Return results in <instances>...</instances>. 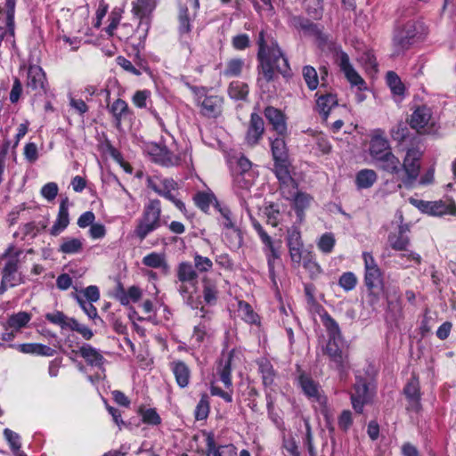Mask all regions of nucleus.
Segmentation results:
<instances>
[{
	"mask_svg": "<svg viewBox=\"0 0 456 456\" xmlns=\"http://www.w3.org/2000/svg\"><path fill=\"white\" fill-rule=\"evenodd\" d=\"M334 245L335 238L331 233L323 234L318 242V248L323 253H330L334 248Z\"/></svg>",
	"mask_w": 456,
	"mask_h": 456,
	"instance_id": "obj_63",
	"label": "nucleus"
},
{
	"mask_svg": "<svg viewBox=\"0 0 456 456\" xmlns=\"http://www.w3.org/2000/svg\"><path fill=\"white\" fill-rule=\"evenodd\" d=\"M200 113L208 118H216L221 115L223 110L224 99L219 95H208L202 101L199 100Z\"/></svg>",
	"mask_w": 456,
	"mask_h": 456,
	"instance_id": "obj_12",
	"label": "nucleus"
},
{
	"mask_svg": "<svg viewBox=\"0 0 456 456\" xmlns=\"http://www.w3.org/2000/svg\"><path fill=\"white\" fill-rule=\"evenodd\" d=\"M422 154V151L417 147L407 150L403 163L401 164L402 170H403L405 174L402 182L405 186H411L418 178Z\"/></svg>",
	"mask_w": 456,
	"mask_h": 456,
	"instance_id": "obj_5",
	"label": "nucleus"
},
{
	"mask_svg": "<svg viewBox=\"0 0 456 456\" xmlns=\"http://www.w3.org/2000/svg\"><path fill=\"white\" fill-rule=\"evenodd\" d=\"M207 455L208 456H237V450L233 444L216 446L213 436L207 438Z\"/></svg>",
	"mask_w": 456,
	"mask_h": 456,
	"instance_id": "obj_29",
	"label": "nucleus"
},
{
	"mask_svg": "<svg viewBox=\"0 0 456 456\" xmlns=\"http://www.w3.org/2000/svg\"><path fill=\"white\" fill-rule=\"evenodd\" d=\"M150 153L155 162L165 167L177 166L180 163V158L170 152L166 147L154 145Z\"/></svg>",
	"mask_w": 456,
	"mask_h": 456,
	"instance_id": "obj_15",
	"label": "nucleus"
},
{
	"mask_svg": "<svg viewBox=\"0 0 456 456\" xmlns=\"http://www.w3.org/2000/svg\"><path fill=\"white\" fill-rule=\"evenodd\" d=\"M409 232L408 225H400L397 232H391L387 241L389 246L397 251H407L411 240L406 232Z\"/></svg>",
	"mask_w": 456,
	"mask_h": 456,
	"instance_id": "obj_16",
	"label": "nucleus"
},
{
	"mask_svg": "<svg viewBox=\"0 0 456 456\" xmlns=\"http://www.w3.org/2000/svg\"><path fill=\"white\" fill-rule=\"evenodd\" d=\"M433 125L432 112L427 106L418 107L411 116L410 126L420 134L430 133Z\"/></svg>",
	"mask_w": 456,
	"mask_h": 456,
	"instance_id": "obj_8",
	"label": "nucleus"
},
{
	"mask_svg": "<svg viewBox=\"0 0 456 456\" xmlns=\"http://www.w3.org/2000/svg\"><path fill=\"white\" fill-rule=\"evenodd\" d=\"M338 104L336 95L332 94H324L318 96L316 101V109L321 115L327 118L330 111Z\"/></svg>",
	"mask_w": 456,
	"mask_h": 456,
	"instance_id": "obj_34",
	"label": "nucleus"
},
{
	"mask_svg": "<svg viewBox=\"0 0 456 456\" xmlns=\"http://www.w3.org/2000/svg\"><path fill=\"white\" fill-rule=\"evenodd\" d=\"M423 211L431 216H456V205L454 202L446 203L442 200L426 202L423 203Z\"/></svg>",
	"mask_w": 456,
	"mask_h": 456,
	"instance_id": "obj_20",
	"label": "nucleus"
},
{
	"mask_svg": "<svg viewBox=\"0 0 456 456\" xmlns=\"http://www.w3.org/2000/svg\"><path fill=\"white\" fill-rule=\"evenodd\" d=\"M139 413L144 423L150 425H158L160 423V417L154 409H144L141 407L139 409Z\"/></svg>",
	"mask_w": 456,
	"mask_h": 456,
	"instance_id": "obj_58",
	"label": "nucleus"
},
{
	"mask_svg": "<svg viewBox=\"0 0 456 456\" xmlns=\"http://www.w3.org/2000/svg\"><path fill=\"white\" fill-rule=\"evenodd\" d=\"M403 394L408 401L407 411L419 412L421 410L419 381L416 377L411 378L403 388Z\"/></svg>",
	"mask_w": 456,
	"mask_h": 456,
	"instance_id": "obj_11",
	"label": "nucleus"
},
{
	"mask_svg": "<svg viewBox=\"0 0 456 456\" xmlns=\"http://www.w3.org/2000/svg\"><path fill=\"white\" fill-rule=\"evenodd\" d=\"M31 320V314L27 312H19L12 314L7 320V326L15 331L26 327Z\"/></svg>",
	"mask_w": 456,
	"mask_h": 456,
	"instance_id": "obj_39",
	"label": "nucleus"
},
{
	"mask_svg": "<svg viewBox=\"0 0 456 456\" xmlns=\"http://www.w3.org/2000/svg\"><path fill=\"white\" fill-rule=\"evenodd\" d=\"M202 313L201 318L203 319L198 325L194 327L193 334L191 338V342L193 346H200L208 336L209 330V317H207L204 307L200 308Z\"/></svg>",
	"mask_w": 456,
	"mask_h": 456,
	"instance_id": "obj_30",
	"label": "nucleus"
},
{
	"mask_svg": "<svg viewBox=\"0 0 456 456\" xmlns=\"http://www.w3.org/2000/svg\"><path fill=\"white\" fill-rule=\"evenodd\" d=\"M387 82L389 86L391 91L397 95H402L404 92V86L397 76V74L394 71H388L387 74Z\"/></svg>",
	"mask_w": 456,
	"mask_h": 456,
	"instance_id": "obj_54",
	"label": "nucleus"
},
{
	"mask_svg": "<svg viewBox=\"0 0 456 456\" xmlns=\"http://www.w3.org/2000/svg\"><path fill=\"white\" fill-rule=\"evenodd\" d=\"M299 385L306 396L313 401L322 402L320 387L309 376L301 374L299 376Z\"/></svg>",
	"mask_w": 456,
	"mask_h": 456,
	"instance_id": "obj_31",
	"label": "nucleus"
},
{
	"mask_svg": "<svg viewBox=\"0 0 456 456\" xmlns=\"http://www.w3.org/2000/svg\"><path fill=\"white\" fill-rule=\"evenodd\" d=\"M338 283L345 290L349 291L356 286L357 279L353 273L348 272L341 275Z\"/></svg>",
	"mask_w": 456,
	"mask_h": 456,
	"instance_id": "obj_60",
	"label": "nucleus"
},
{
	"mask_svg": "<svg viewBox=\"0 0 456 456\" xmlns=\"http://www.w3.org/2000/svg\"><path fill=\"white\" fill-rule=\"evenodd\" d=\"M9 347L17 348L20 353L37 354L42 356H53L55 350L52 347L38 343H25L19 345H9Z\"/></svg>",
	"mask_w": 456,
	"mask_h": 456,
	"instance_id": "obj_21",
	"label": "nucleus"
},
{
	"mask_svg": "<svg viewBox=\"0 0 456 456\" xmlns=\"http://www.w3.org/2000/svg\"><path fill=\"white\" fill-rule=\"evenodd\" d=\"M259 61L257 84L264 88L265 82L268 83L276 78V72L283 76L289 73V65L287 58L283 55L277 43L270 37H266L264 30L258 35Z\"/></svg>",
	"mask_w": 456,
	"mask_h": 456,
	"instance_id": "obj_1",
	"label": "nucleus"
},
{
	"mask_svg": "<svg viewBox=\"0 0 456 456\" xmlns=\"http://www.w3.org/2000/svg\"><path fill=\"white\" fill-rule=\"evenodd\" d=\"M78 353L86 360L88 365L100 368L104 363L105 360L102 354L90 345L82 346L79 348Z\"/></svg>",
	"mask_w": 456,
	"mask_h": 456,
	"instance_id": "obj_33",
	"label": "nucleus"
},
{
	"mask_svg": "<svg viewBox=\"0 0 456 456\" xmlns=\"http://www.w3.org/2000/svg\"><path fill=\"white\" fill-rule=\"evenodd\" d=\"M133 14L140 20L138 29L147 34L151 20V13L156 7L155 1L151 0H135L132 4Z\"/></svg>",
	"mask_w": 456,
	"mask_h": 456,
	"instance_id": "obj_6",
	"label": "nucleus"
},
{
	"mask_svg": "<svg viewBox=\"0 0 456 456\" xmlns=\"http://www.w3.org/2000/svg\"><path fill=\"white\" fill-rule=\"evenodd\" d=\"M76 298H77V301L78 305H80V307L84 310V312L86 314V315L90 319L94 320V319L99 318L97 309L92 304L93 302H90L88 300L86 301L78 296H77Z\"/></svg>",
	"mask_w": 456,
	"mask_h": 456,
	"instance_id": "obj_61",
	"label": "nucleus"
},
{
	"mask_svg": "<svg viewBox=\"0 0 456 456\" xmlns=\"http://www.w3.org/2000/svg\"><path fill=\"white\" fill-rule=\"evenodd\" d=\"M337 61L349 83L362 89L365 82L351 64L348 54L345 52L339 53Z\"/></svg>",
	"mask_w": 456,
	"mask_h": 456,
	"instance_id": "obj_10",
	"label": "nucleus"
},
{
	"mask_svg": "<svg viewBox=\"0 0 456 456\" xmlns=\"http://www.w3.org/2000/svg\"><path fill=\"white\" fill-rule=\"evenodd\" d=\"M46 78L42 68L37 65H30L28 69L27 87L38 94H45Z\"/></svg>",
	"mask_w": 456,
	"mask_h": 456,
	"instance_id": "obj_13",
	"label": "nucleus"
},
{
	"mask_svg": "<svg viewBox=\"0 0 456 456\" xmlns=\"http://www.w3.org/2000/svg\"><path fill=\"white\" fill-rule=\"evenodd\" d=\"M209 413V399L207 394H203L195 410V418L197 420L206 419Z\"/></svg>",
	"mask_w": 456,
	"mask_h": 456,
	"instance_id": "obj_55",
	"label": "nucleus"
},
{
	"mask_svg": "<svg viewBox=\"0 0 456 456\" xmlns=\"http://www.w3.org/2000/svg\"><path fill=\"white\" fill-rule=\"evenodd\" d=\"M258 367L262 375L263 384L265 387L273 385L275 378V371L271 362L263 359L258 362Z\"/></svg>",
	"mask_w": 456,
	"mask_h": 456,
	"instance_id": "obj_42",
	"label": "nucleus"
},
{
	"mask_svg": "<svg viewBox=\"0 0 456 456\" xmlns=\"http://www.w3.org/2000/svg\"><path fill=\"white\" fill-rule=\"evenodd\" d=\"M362 257L365 267L364 282L367 289H380L382 287L383 280L379 267L376 264V261L371 254L364 252L362 254Z\"/></svg>",
	"mask_w": 456,
	"mask_h": 456,
	"instance_id": "obj_7",
	"label": "nucleus"
},
{
	"mask_svg": "<svg viewBox=\"0 0 456 456\" xmlns=\"http://www.w3.org/2000/svg\"><path fill=\"white\" fill-rule=\"evenodd\" d=\"M265 116L279 135H283L286 133L287 126L281 110L270 106L265 110Z\"/></svg>",
	"mask_w": 456,
	"mask_h": 456,
	"instance_id": "obj_24",
	"label": "nucleus"
},
{
	"mask_svg": "<svg viewBox=\"0 0 456 456\" xmlns=\"http://www.w3.org/2000/svg\"><path fill=\"white\" fill-rule=\"evenodd\" d=\"M147 184L149 188L167 200H173L171 191L177 188V183L169 178L160 180L159 184H158L155 178L148 177Z\"/></svg>",
	"mask_w": 456,
	"mask_h": 456,
	"instance_id": "obj_17",
	"label": "nucleus"
},
{
	"mask_svg": "<svg viewBox=\"0 0 456 456\" xmlns=\"http://www.w3.org/2000/svg\"><path fill=\"white\" fill-rule=\"evenodd\" d=\"M264 130L263 118L256 113H252L246 134L247 143L251 146L256 145L262 137Z\"/></svg>",
	"mask_w": 456,
	"mask_h": 456,
	"instance_id": "obj_14",
	"label": "nucleus"
},
{
	"mask_svg": "<svg viewBox=\"0 0 456 456\" xmlns=\"http://www.w3.org/2000/svg\"><path fill=\"white\" fill-rule=\"evenodd\" d=\"M4 436L13 452H18L20 449V436L17 433L9 428H5L4 430Z\"/></svg>",
	"mask_w": 456,
	"mask_h": 456,
	"instance_id": "obj_64",
	"label": "nucleus"
},
{
	"mask_svg": "<svg viewBox=\"0 0 456 456\" xmlns=\"http://www.w3.org/2000/svg\"><path fill=\"white\" fill-rule=\"evenodd\" d=\"M420 28L421 24L414 20H399L397 22L392 39L394 56L404 53L412 46Z\"/></svg>",
	"mask_w": 456,
	"mask_h": 456,
	"instance_id": "obj_2",
	"label": "nucleus"
},
{
	"mask_svg": "<svg viewBox=\"0 0 456 456\" xmlns=\"http://www.w3.org/2000/svg\"><path fill=\"white\" fill-rule=\"evenodd\" d=\"M303 77L307 87L313 91L318 87L319 79L316 69L312 66H305L302 70Z\"/></svg>",
	"mask_w": 456,
	"mask_h": 456,
	"instance_id": "obj_51",
	"label": "nucleus"
},
{
	"mask_svg": "<svg viewBox=\"0 0 456 456\" xmlns=\"http://www.w3.org/2000/svg\"><path fill=\"white\" fill-rule=\"evenodd\" d=\"M286 198H294L296 207L300 209L306 208L309 205L311 200L308 195L305 193H299L296 191L292 192L289 191V194L286 195Z\"/></svg>",
	"mask_w": 456,
	"mask_h": 456,
	"instance_id": "obj_62",
	"label": "nucleus"
},
{
	"mask_svg": "<svg viewBox=\"0 0 456 456\" xmlns=\"http://www.w3.org/2000/svg\"><path fill=\"white\" fill-rule=\"evenodd\" d=\"M223 240L227 246L233 250L239 249L243 242L241 232L237 228L225 231Z\"/></svg>",
	"mask_w": 456,
	"mask_h": 456,
	"instance_id": "obj_41",
	"label": "nucleus"
},
{
	"mask_svg": "<svg viewBox=\"0 0 456 456\" xmlns=\"http://www.w3.org/2000/svg\"><path fill=\"white\" fill-rule=\"evenodd\" d=\"M161 206L157 199L150 200L145 205L142 217L138 220L134 234L143 240L148 234L160 226Z\"/></svg>",
	"mask_w": 456,
	"mask_h": 456,
	"instance_id": "obj_3",
	"label": "nucleus"
},
{
	"mask_svg": "<svg viewBox=\"0 0 456 456\" xmlns=\"http://www.w3.org/2000/svg\"><path fill=\"white\" fill-rule=\"evenodd\" d=\"M274 172L276 177L281 183V190L282 194H285V189L291 187L296 189V183L291 177L288 169L287 161H274Z\"/></svg>",
	"mask_w": 456,
	"mask_h": 456,
	"instance_id": "obj_22",
	"label": "nucleus"
},
{
	"mask_svg": "<svg viewBox=\"0 0 456 456\" xmlns=\"http://www.w3.org/2000/svg\"><path fill=\"white\" fill-rule=\"evenodd\" d=\"M244 61L242 59L234 58L231 59L226 62L225 69L224 70V76L225 77H239L242 71Z\"/></svg>",
	"mask_w": 456,
	"mask_h": 456,
	"instance_id": "obj_50",
	"label": "nucleus"
},
{
	"mask_svg": "<svg viewBox=\"0 0 456 456\" xmlns=\"http://www.w3.org/2000/svg\"><path fill=\"white\" fill-rule=\"evenodd\" d=\"M302 261L304 268L309 272L311 277L317 276L321 273L319 265L314 260L310 253L305 256L303 255Z\"/></svg>",
	"mask_w": 456,
	"mask_h": 456,
	"instance_id": "obj_59",
	"label": "nucleus"
},
{
	"mask_svg": "<svg viewBox=\"0 0 456 456\" xmlns=\"http://www.w3.org/2000/svg\"><path fill=\"white\" fill-rule=\"evenodd\" d=\"M20 253V251H17L15 253V257H18ZM18 262V258L10 259L6 262L2 270V278L4 279V282H9L10 287H14L17 284L22 283L21 277L17 274Z\"/></svg>",
	"mask_w": 456,
	"mask_h": 456,
	"instance_id": "obj_18",
	"label": "nucleus"
},
{
	"mask_svg": "<svg viewBox=\"0 0 456 456\" xmlns=\"http://www.w3.org/2000/svg\"><path fill=\"white\" fill-rule=\"evenodd\" d=\"M233 358V352H229L226 354H223L219 360L217 366V373L220 377L221 381L224 384L226 387H230L232 386V362Z\"/></svg>",
	"mask_w": 456,
	"mask_h": 456,
	"instance_id": "obj_25",
	"label": "nucleus"
},
{
	"mask_svg": "<svg viewBox=\"0 0 456 456\" xmlns=\"http://www.w3.org/2000/svg\"><path fill=\"white\" fill-rule=\"evenodd\" d=\"M82 248L83 243L79 239L68 238L63 240L59 250L64 254H75L81 251Z\"/></svg>",
	"mask_w": 456,
	"mask_h": 456,
	"instance_id": "obj_52",
	"label": "nucleus"
},
{
	"mask_svg": "<svg viewBox=\"0 0 456 456\" xmlns=\"http://www.w3.org/2000/svg\"><path fill=\"white\" fill-rule=\"evenodd\" d=\"M305 9L307 14L314 20H319L322 16V0H305Z\"/></svg>",
	"mask_w": 456,
	"mask_h": 456,
	"instance_id": "obj_53",
	"label": "nucleus"
},
{
	"mask_svg": "<svg viewBox=\"0 0 456 456\" xmlns=\"http://www.w3.org/2000/svg\"><path fill=\"white\" fill-rule=\"evenodd\" d=\"M287 243L291 261L299 265L303 258V241L300 231L297 227L292 226L287 232Z\"/></svg>",
	"mask_w": 456,
	"mask_h": 456,
	"instance_id": "obj_9",
	"label": "nucleus"
},
{
	"mask_svg": "<svg viewBox=\"0 0 456 456\" xmlns=\"http://www.w3.org/2000/svg\"><path fill=\"white\" fill-rule=\"evenodd\" d=\"M178 31L181 37L186 36L191 33V25L187 7H180L178 14Z\"/></svg>",
	"mask_w": 456,
	"mask_h": 456,
	"instance_id": "obj_46",
	"label": "nucleus"
},
{
	"mask_svg": "<svg viewBox=\"0 0 456 456\" xmlns=\"http://www.w3.org/2000/svg\"><path fill=\"white\" fill-rule=\"evenodd\" d=\"M176 277L182 283L194 287L198 280V273L190 262H181L176 269Z\"/></svg>",
	"mask_w": 456,
	"mask_h": 456,
	"instance_id": "obj_27",
	"label": "nucleus"
},
{
	"mask_svg": "<svg viewBox=\"0 0 456 456\" xmlns=\"http://www.w3.org/2000/svg\"><path fill=\"white\" fill-rule=\"evenodd\" d=\"M122 12H123L122 9H120V8H114L111 11V12L110 13V16H109L110 24H109V26L105 29L106 33L110 37L114 36V31L118 28V24H119V22L121 20Z\"/></svg>",
	"mask_w": 456,
	"mask_h": 456,
	"instance_id": "obj_56",
	"label": "nucleus"
},
{
	"mask_svg": "<svg viewBox=\"0 0 456 456\" xmlns=\"http://www.w3.org/2000/svg\"><path fill=\"white\" fill-rule=\"evenodd\" d=\"M202 294L208 305H215L217 300L218 289L215 281L208 277L202 279Z\"/></svg>",
	"mask_w": 456,
	"mask_h": 456,
	"instance_id": "obj_35",
	"label": "nucleus"
},
{
	"mask_svg": "<svg viewBox=\"0 0 456 456\" xmlns=\"http://www.w3.org/2000/svg\"><path fill=\"white\" fill-rule=\"evenodd\" d=\"M238 313L245 322L250 324L258 322V315L248 302L242 300L238 302Z\"/></svg>",
	"mask_w": 456,
	"mask_h": 456,
	"instance_id": "obj_45",
	"label": "nucleus"
},
{
	"mask_svg": "<svg viewBox=\"0 0 456 456\" xmlns=\"http://www.w3.org/2000/svg\"><path fill=\"white\" fill-rule=\"evenodd\" d=\"M249 93L248 85L242 81H232L228 86L229 96L236 101H246Z\"/></svg>",
	"mask_w": 456,
	"mask_h": 456,
	"instance_id": "obj_36",
	"label": "nucleus"
},
{
	"mask_svg": "<svg viewBox=\"0 0 456 456\" xmlns=\"http://www.w3.org/2000/svg\"><path fill=\"white\" fill-rule=\"evenodd\" d=\"M142 264L151 268L162 267L165 271L168 270V265L166 262L164 255L155 252L145 256L142 258Z\"/></svg>",
	"mask_w": 456,
	"mask_h": 456,
	"instance_id": "obj_47",
	"label": "nucleus"
},
{
	"mask_svg": "<svg viewBox=\"0 0 456 456\" xmlns=\"http://www.w3.org/2000/svg\"><path fill=\"white\" fill-rule=\"evenodd\" d=\"M377 180L375 171L371 169H362L356 175L355 183L358 188L367 189L373 185Z\"/></svg>",
	"mask_w": 456,
	"mask_h": 456,
	"instance_id": "obj_40",
	"label": "nucleus"
},
{
	"mask_svg": "<svg viewBox=\"0 0 456 456\" xmlns=\"http://www.w3.org/2000/svg\"><path fill=\"white\" fill-rule=\"evenodd\" d=\"M376 166L382 171L394 175H397L402 172L401 162L392 152H388L379 159L376 160Z\"/></svg>",
	"mask_w": 456,
	"mask_h": 456,
	"instance_id": "obj_23",
	"label": "nucleus"
},
{
	"mask_svg": "<svg viewBox=\"0 0 456 456\" xmlns=\"http://www.w3.org/2000/svg\"><path fill=\"white\" fill-rule=\"evenodd\" d=\"M172 370L179 387H185L189 384L190 370L183 362H176L172 364Z\"/></svg>",
	"mask_w": 456,
	"mask_h": 456,
	"instance_id": "obj_37",
	"label": "nucleus"
},
{
	"mask_svg": "<svg viewBox=\"0 0 456 456\" xmlns=\"http://www.w3.org/2000/svg\"><path fill=\"white\" fill-rule=\"evenodd\" d=\"M69 224V199L65 198L61 200L57 218L54 222V224L52 226L50 230V233L53 236H57L60 234Z\"/></svg>",
	"mask_w": 456,
	"mask_h": 456,
	"instance_id": "obj_19",
	"label": "nucleus"
},
{
	"mask_svg": "<svg viewBox=\"0 0 456 456\" xmlns=\"http://www.w3.org/2000/svg\"><path fill=\"white\" fill-rule=\"evenodd\" d=\"M390 151L389 142L382 136H374L370 141V154L376 161L385 156Z\"/></svg>",
	"mask_w": 456,
	"mask_h": 456,
	"instance_id": "obj_32",
	"label": "nucleus"
},
{
	"mask_svg": "<svg viewBox=\"0 0 456 456\" xmlns=\"http://www.w3.org/2000/svg\"><path fill=\"white\" fill-rule=\"evenodd\" d=\"M325 354L330 357V361L340 372L341 378L349 369L347 350L343 344L341 338H329L325 347Z\"/></svg>",
	"mask_w": 456,
	"mask_h": 456,
	"instance_id": "obj_4",
	"label": "nucleus"
},
{
	"mask_svg": "<svg viewBox=\"0 0 456 456\" xmlns=\"http://www.w3.org/2000/svg\"><path fill=\"white\" fill-rule=\"evenodd\" d=\"M289 22L297 29H301L310 34H316L319 31L316 24L301 16H292Z\"/></svg>",
	"mask_w": 456,
	"mask_h": 456,
	"instance_id": "obj_44",
	"label": "nucleus"
},
{
	"mask_svg": "<svg viewBox=\"0 0 456 456\" xmlns=\"http://www.w3.org/2000/svg\"><path fill=\"white\" fill-rule=\"evenodd\" d=\"M45 319L53 324L59 325L61 329H69L71 321H73V318H69L60 311L46 314Z\"/></svg>",
	"mask_w": 456,
	"mask_h": 456,
	"instance_id": "obj_49",
	"label": "nucleus"
},
{
	"mask_svg": "<svg viewBox=\"0 0 456 456\" xmlns=\"http://www.w3.org/2000/svg\"><path fill=\"white\" fill-rule=\"evenodd\" d=\"M271 146L274 161H287L288 152L285 141L282 137L273 139Z\"/></svg>",
	"mask_w": 456,
	"mask_h": 456,
	"instance_id": "obj_43",
	"label": "nucleus"
},
{
	"mask_svg": "<svg viewBox=\"0 0 456 456\" xmlns=\"http://www.w3.org/2000/svg\"><path fill=\"white\" fill-rule=\"evenodd\" d=\"M323 325L325 326L329 338H341V332L338 322L328 314L322 316Z\"/></svg>",
	"mask_w": 456,
	"mask_h": 456,
	"instance_id": "obj_48",
	"label": "nucleus"
},
{
	"mask_svg": "<svg viewBox=\"0 0 456 456\" xmlns=\"http://www.w3.org/2000/svg\"><path fill=\"white\" fill-rule=\"evenodd\" d=\"M109 110L113 115L118 127L120 126L122 118H126L129 113L127 103L121 99H117L110 106H109Z\"/></svg>",
	"mask_w": 456,
	"mask_h": 456,
	"instance_id": "obj_38",
	"label": "nucleus"
},
{
	"mask_svg": "<svg viewBox=\"0 0 456 456\" xmlns=\"http://www.w3.org/2000/svg\"><path fill=\"white\" fill-rule=\"evenodd\" d=\"M194 268L196 272L205 273L212 269L213 262L207 256H202L198 253L193 256Z\"/></svg>",
	"mask_w": 456,
	"mask_h": 456,
	"instance_id": "obj_57",
	"label": "nucleus"
},
{
	"mask_svg": "<svg viewBox=\"0 0 456 456\" xmlns=\"http://www.w3.org/2000/svg\"><path fill=\"white\" fill-rule=\"evenodd\" d=\"M351 402L354 410L361 413L364 404L368 402V386L365 383L354 385V392L351 394Z\"/></svg>",
	"mask_w": 456,
	"mask_h": 456,
	"instance_id": "obj_28",
	"label": "nucleus"
},
{
	"mask_svg": "<svg viewBox=\"0 0 456 456\" xmlns=\"http://www.w3.org/2000/svg\"><path fill=\"white\" fill-rule=\"evenodd\" d=\"M258 235L262 242L265 244V251L267 257L269 272L270 274H273L274 272V261L280 258L279 251L274 247L272 238L265 232V230L261 231Z\"/></svg>",
	"mask_w": 456,
	"mask_h": 456,
	"instance_id": "obj_26",
	"label": "nucleus"
}]
</instances>
